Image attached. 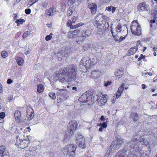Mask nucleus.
Masks as SVG:
<instances>
[{"label":"nucleus","instance_id":"ea45409f","mask_svg":"<svg viewBox=\"0 0 157 157\" xmlns=\"http://www.w3.org/2000/svg\"><path fill=\"white\" fill-rule=\"evenodd\" d=\"M119 73L117 72V73H116V74H115V75L116 77V79H117L120 78L122 76V75L119 74V75H118V74H119Z\"/></svg>","mask_w":157,"mask_h":157},{"label":"nucleus","instance_id":"09e8293b","mask_svg":"<svg viewBox=\"0 0 157 157\" xmlns=\"http://www.w3.org/2000/svg\"><path fill=\"white\" fill-rule=\"evenodd\" d=\"M112 8V6H108L106 8L105 10L109 11H111Z\"/></svg>","mask_w":157,"mask_h":157},{"label":"nucleus","instance_id":"79ce46f5","mask_svg":"<svg viewBox=\"0 0 157 157\" xmlns=\"http://www.w3.org/2000/svg\"><path fill=\"white\" fill-rule=\"evenodd\" d=\"M66 91V90H65L60 89L59 90V93L60 94H65Z\"/></svg>","mask_w":157,"mask_h":157},{"label":"nucleus","instance_id":"e433bc0d","mask_svg":"<svg viewBox=\"0 0 157 157\" xmlns=\"http://www.w3.org/2000/svg\"><path fill=\"white\" fill-rule=\"evenodd\" d=\"M52 35V33H51L49 35L45 37V39L47 41L50 40L52 38L51 35Z\"/></svg>","mask_w":157,"mask_h":157},{"label":"nucleus","instance_id":"20e7f679","mask_svg":"<svg viewBox=\"0 0 157 157\" xmlns=\"http://www.w3.org/2000/svg\"><path fill=\"white\" fill-rule=\"evenodd\" d=\"M77 146L75 144H69L63 148V152H67L66 157H73L75 155V151Z\"/></svg>","mask_w":157,"mask_h":157},{"label":"nucleus","instance_id":"a878e982","mask_svg":"<svg viewBox=\"0 0 157 157\" xmlns=\"http://www.w3.org/2000/svg\"><path fill=\"white\" fill-rule=\"evenodd\" d=\"M98 62V59L97 58L94 56L91 59L90 62V66L94 65L97 63Z\"/></svg>","mask_w":157,"mask_h":157},{"label":"nucleus","instance_id":"0e129e2a","mask_svg":"<svg viewBox=\"0 0 157 157\" xmlns=\"http://www.w3.org/2000/svg\"><path fill=\"white\" fill-rule=\"evenodd\" d=\"M147 74L149 75L150 76H151L153 75L152 74L151 72H147L145 73V75H146Z\"/></svg>","mask_w":157,"mask_h":157},{"label":"nucleus","instance_id":"7c9ffc66","mask_svg":"<svg viewBox=\"0 0 157 157\" xmlns=\"http://www.w3.org/2000/svg\"><path fill=\"white\" fill-rule=\"evenodd\" d=\"M124 83H122V84H121V86L118 88L117 91L122 93L124 90Z\"/></svg>","mask_w":157,"mask_h":157},{"label":"nucleus","instance_id":"4468645a","mask_svg":"<svg viewBox=\"0 0 157 157\" xmlns=\"http://www.w3.org/2000/svg\"><path fill=\"white\" fill-rule=\"evenodd\" d=\"M88 7L91 13L94 14L97 11V7L96 4L94 3H90L88 4Z\"/></svg>","mask_w":157,"mask_h":157},{"label":"nucleus","instance_id":"aec40b11","mask_svg":"<svg viewBox=\"0 0 157 157\" xmlns=\"http://www.w3.org/2000/svg\"><path fill=\"white\" fill-rule=\"evenodd\" d=\"M124 140L123 139L119 138L116 139L115 141L112 142V143L114 144H115L117 147H118V148H119L120 147L121 144H122L124 143Z\"/></svg>","mask_w":157,"mask_h":157},{"label":"nucleus","instance_id":"2f4dec72","mask_svg":"<svg viewBox=\"0 0 157 157\" xmlns=\"http://www.w3.org/2000/svg\"><path fill=\"white\" fill-rule=\"evenodd\" d=\"M31 33L30 31H27L25 32L24 33L23 35V38H26L29 35H30Z\"/></svg>","mask_w":157,"mask_h":157},{"label":"nucleus","instance_id":"f257e3e1","mask_svg":"<svg viewBox=\"0 0 157 157\" xmlns=\"http://www.w3.org/2000/svg\"><path fill=\"white\" fill-rule=\"evenodd\" d=\"M149 142L145 139L140 138L138 139L137 136H134V137L128 144L130 147L131 154L126 155V157H139L142 155V150L138 145L141 144L143 147L147 146Z\"/></svg>","mask_w":157,"mask_h":157},{"label":"nucleus","instance_id":"864d4df0","mask_svg":"<svg viewBox=\"0 0 157 157\" xmlns=\"http://www.w3.org/2000/svg\"><path fill=\"white\" fill-rule=\"evenodd\" d=\"M99 17H102V15L101 14H98L97 15L96 17V19L98 20Z\"/></svg>","mask_w":157,"mask_h":157},{"label":"nucleus","instance_id":"37998d69","mask_svg":"<svg viewBox=\"0 0 157 157\" xmlns=\"http://www.w3.org/2000/svg\"><path fill=\"white\" fill-rule=\"evenodd\" d=\"M25 13L27 14H29L31 13V10L29 9H25Z\"/></svg>","mask_w":157,"mask_h":157},{"label":"nucleus","instance_id":"c85d7f7f","mask_svg":"<svg viewBox=\"0 0 157 157\" xmlns=\"http://www.w3.org/2000/svg\"><path fill=\"white\" fill-rule=\"evenodd\" d=\"M97 125L100 127H102L105 128L107 126V123L105 122L103 123H98Z\"/></svg>","mask_w":157,"mask_h":157},{"label":"nucleus","instance_id":"5fc2aeb1","mask_svg":"<svg viewBox=\"0 0 157 157\" xmlns=\"http://www.w3.org/2000/svg\"><path fill=\"white\" fill-rule=\"evenodd\" d=\"M78 27L77 26V25H71V29H76Z\"/></svg>","mask_w":157,"mask_h":157},{"label":"nucleus","instance_id":"1a4fd4ad","mask_svg":"<svg viewBox=\"0 0 157 157\" xmlns=\"http://www.w3.org/2000/svg\"><path fill=\"white\" fill-rule=\"evenodd\" d=\"M77 143L80 147L82 149L85 148L86 147L85 138L82 135H78L76 137Z\"/></svg>","mask_w":157,"mask_h":157},{"label":"nucleus","instance_id":"423d86ee","mask_svg":"<svg viewBox=\"0 0 157 157\" xmlns=\"http://www.w3.org/2000/svg\"><path fill=\"white\" fill-rule=\"evenodd\" d=\"M78 101L82 103H87L88 105H91L94 102V98L86 91L78 99Z\"/></svg>","mask_w":157,"mask_h":157},{"label":"nucleus","instance_id":"bb28decb","mask_svg":"<svg viewBox=\"0 0 157 157\" xmlns=\"http://www.w3.org/2000/svg\"><path fill=\"white\" fill-rule=\"evenodd\" d=\"M17 62L19 65H21L24 62V60L23 58L21 57H18L16 59Z\"/></svg>","mask_w":157,"mask_h":157},{"label":"nucleus","instance_id":"8fccbe9b","mask_svg":"<svg viewBox=\"0 0 157 157\" xmlns=\"http://www.w3.org/2000/svg\"><path fill=\"white\" fill-rule=\"evenodd\" d=\"M84 24L83 23H80L77 24V26L78 27H80L81 26L84 25Z\"/></svg>","mask_w":157,"mask_h":157},{"label":"nucleus","instance_id":"338daca9","mask_svg":"<svg viewBox=\"0 0 157 157\" xmlns=\"http://www.w3.org/2000/svg\"><path fill=\"white\" fill-rule=\"evenodd\" d=\"M155 20H151L150 21V22L151 24L154 23L155 22Z\"/></svg>","mask_w":157,"mask_h":157},{"label":"nucleus","instance_id":"6ab92c4d","mask_svg":"<svg viewBox=\"0 0 157 157\" xmlns=\"http://www.w3.org/2000/svg\"><path fill=\"white\" fill-rule=\"evenodd\" d=\"M21 112L20 111H16L14 113V116L16 119V121L17 122H20L21 121Z\"/></svg>","mask_w":157,"mask_h":157},{"label":"nucleus","instance_id":"49530a36","mask_svg":"<svg viewBox=\"0 0 157 157\" xmlns=\"http://www.w3.org/2000/svg\"><path fill=\"white\" fill-rule=\"evenodd\" d=\"M151 13L154 14L157 13V8H155L153 10L151 11Z\"/></svg>","mask_w":157,"mask_h":157},{"label":"nucleus","instance_id":"603ef678","mask_svg":"<svg viewBox=\"0 0 157 157\" xmlns=\"http://www.w3.org/2000/svg\"><path fill=\"white\" fill-rule=\"evenodd\" d=\"M7 83L9 84L13 82V81L10 79H8L7 82Z\"/></svg>","mask_w":157,"mask_h":157},{"label":"nucleus","instance_id":"a18cd8bd","mask_svg":"<svg viewBox=\"0 0 157 157\" xmlns=\"http://www.w3.org/2000/svg\"><path fill=\"white\" fill-rule=\"evenodd\" d=\"M27 138L26 139V140H27L28 141H29V142L30 141L32 140V137L29 136H27Z\"/></svg>","mask_w":157,"mask_h":157},{"label":"nucleus","instance_id":"680f3d73","mask_svg":"<svg viewBox=\"0 0 157 157\" xmlns=\"http://www.w3.org/2000/svg\"><path fill=\"white\" fill-rule=\"evenodd\" d=\"M116 10V8L115 7H112V9H111V11H112V13L114 12Z\"/></svg>","mask_w":157,"mask_h":157},{"label":"nucleus","instance_id":"f704fd0d","mask_svg":"<svg viewBox=\"0 0 157 157\" xmlns=\"http://www.w3.org/2000/svg\"><path fill=\"white\" fill-rule=\"evenodd\" d=\"M5 114L4 112L0 113V123H1L2 121L1 119H3L5 117Z\"/></svg>","mask_w":157,"mask_h":157},{"label":"nucleus","instance_id":"f8f14e48","mask_svg":"<svg viewBox=\"0 0 157 157\" xmlns=\"http://www.w3.org/2000/svg\"><path fill=\"white\" fill-rule=\"evenodd\" d=\"M27 119L30 120L33 118L34 113L32 108L31 107H28L27 109Z\"/></svg>","mask_w":157,"mask_h":157},{"label":"nucleus","instance_id":"de8ad7c7","mask_svg":"<svg viewBox=\"0 0 157 157\" xmlns=\"http://www.w3.org/2000/svg\"><path fill=\"white\" fill-rule=\"evenodd\" d=\"M111 154L110 153H109V152H107L105 155L104 157H111Z\"/></svg>","mask_w":157,"mask_h":157},{"label":"nucleus","instance_id":"052dcab7","mask_svg":"<svg viewBox=\"0 0 157 157\" xmlns=\"http://www.w3.org/2000/svg\"><path fill=\"white\" fill-rule=\"evenodd\" d=\"M100 120L102 121H105V118L104 117V116L103 115H102L100 118Z\"/></svg>","mask_w":157,"mask_h":157},{"label":"nucleus","instance_id":"2eb2a0df","mask_svg":"<svg viewBox=\"0 0 157 157\" xmlns=\"http://www.w3.org/2000/svg\"><path fill=\"white\" fill-rule=\"evenodd\" d=\"M118 149V147H117L115 144L112 142V144L108 148L107 152H109V153L112 154L115 152Z\"/></svg>","mask_w":157,"mask_h":157},{"label":"nucleus","instance_id":"c9c22d12","mask_svg":"<svg viewBox=\"0 0 157 157\" xmlns=\"http://www.w3.org/2000/svg\"><path fill=\"white\" fill-rule=\"evenodd\" d=\"M75 36L72 32H70L68 35V38H73Z\"/></svg>","mask_w":157,"mask_h":157},{"label":"nucleus","instance_id":"b1692460","mask_svg":"<svg viewBox=\"0 0 157 157\" xmlns=\"http://www.w3.org/2000/svg\"><path fill=\"white\" fill-rule=\"evenodd\" d=\"M75 10V8L74 7H71L69 8L67 12V15L68 16H70Z\"/></svg>","mask_w":157,"mask_h":157},{"label":"nucleus","instance_id":"774afa93","mask_svg":"<svg viewBox=\"0 0 157 157\" xmlns=\"http://www.w3.org/2000/svg\"><path fill=\"white\" fill-rule=\"evenodd\" d=\"M140 40H138L136 42V46L137 47V46H138L139 45V44H140Z\"/></svg>","mask_w":157,"mask_h":157},{"label":"nucleus","instance_id":"4d7b16f0","mask_svg":"<svg viewBox=\"0 0 157 157\" xmlns=\"http://www.w3.org/2000/svg\"><path fill=\"white\" fill-rule=\"evenodd\" d=\"M69 1L70 2L71 4H73L75 2H77L76 0H69Z\"/></svg>","mask_w":157,"mask_h":157},{"label":"nucleus","instance_id":"5701e85b","mask_svg":"<svg viewBox=\"0 0 157 157\" xmlns=\"http://www.w3.org/2000/svg\"><path fill=\"white\" fill-rule=\"evenodd\" d=\"M56 10L53 8H51L46 13L47 14L48 16H53L55 13Z\"/></svg>","mask_w":157,"mask_h":157},{"label":"nucleus","instance_id":"393cba45","mask_svg":"<svg viewBox=\"0 0 157 157\" xmlns=\"http://www.w3.org/2000/svg\"><path fill=\"white\" fill-rule=\"evenodd\" d=\"M131 117L134 121H136L138 119V115L136 113H133L131 116Z\"/></svg>","mask_w":157,"mask_h":157},{"label":"nucleus","instance_id":"6e6d98bb","mask_svg":"<svg viewBox=\"0 0 157 157\" xmlns=\"http://www.w3.org/2000/svg\"><path fill=\"white\" fill-rule=\"evenodd\" d=\"M3 90L2 84L0 83V92L2 93L3 92Z\"/></svg>","mask_w":157,"mask_h":157},{"label":"nucleus","instance_id":"9d476101","mask_svg":"<svg viewBox=\"0 0 157 157\" xmlns=\"http://www.w3.org/2000/svg\"><path fill=\"white\" fill-rule=\"evenodd\" d=\"M90 59L87 56H85L82 58L80 61L81 65L82 64L86 68L90 67V64L89 62Z\"/></svg>","mask_w":157,"mask_h":157},{"label":"nucleus","instance_id":"c756f323","mask_svg":"<svg viewBox=\"0 0 157 157\" xmlns=\"http://www.w3.org/2000/svg\"><path fill=\"white\" fill-rule=\"evenodd\" d=\"M1 54L2 57L4 58H6L8 56V52L5 51H2L1 53Z\"/></svg>","mask_w":157,"mask_h":157},{"label":"nucleus","instance_id":"bf43d9fd","mask_svg":"<svg viewBox=\"0 0 157 157\" xmlns=\"http://www.w3.org/2000/svg\"><path fill=\"white\" fill-rule=\"evenodd\" d=\"M15 22L17 24V26H19L20 25V23H19V22H20V20L19 19H17L16 21Z\"/></svg>","mask_w":157,"mask_h":157},{"label":"nucleus","instance_id":"dca6fc26","mask_svg":"<svg viewBox=\"0 0 157 157\" xmlns=\"http://www.w3.org/2000/svg\"><path fill=\"white\" fill-rule=\"evenodd\" d=\"M121 25H118L115 29V32H113L112 29L111 30V32L114 37L116 38V36H117V33L121 32Z\"/></svg>","mask_w":157,"mask_h":157},{"label":"nucleus","instance_id":"cd10ccee","mask_svg":"<svg viewBox=\"0 0 157 157\" xmlns=\"http://www.w3.org/2000/svg\"><path fill=\"white\" fill-rule=\"evenodd\" d=\"M44 90L43 85L42 84H40L38 86L37 92L39 93H41Z\"/></svg>","mask_w":157,"mask_h":157},{"label":"nucleus","instance_id":"39448f33","mask_svg":"<svg viewBox=\"0 0 157 157\" xmlns=\"http://www.w3.org/2000/svg\"><path fill=\"white\" fill-rule=\"evenodd\" d=\"M77 123L75 121H70L68 125L67 129L68 131L66 132L64 137V139L69 138L73 134L74 131L76 129Z\"/></svg>","mask_w":157,"mask_h":157},{"label":"nucleus","instance_id":"ddd939ff","mask_svg":"<svg viewBox=\"0 0 157 157\" xmlns=\"http://www.w3.org/2000/svg\"><path fill=\"white\" fill-rule=\"evenodd\" d=\"M29 144V141L26 140V139H25L23 140L20 141L18 144V145L19 147L24 149L27 147Z\"/></svg>","mask_w":157,"mask_h":157},{"label":"nucleus","instance_id":"6e6552de","mask_svg":"<svg viewBox=\"0 0 157 157\" xmlns=\"http://www.w3.org/2000/svg\"><path fill=\"white\" fill-rule=\"evenodd\" d=\"M97 99L98 105L100 106H102L105 105L107 101V95L103 94L102 93L99 94Z\"/></svg>","mask_w":157,"mask_h":157},{"label":"nucleus","instance_id":"473e14b6","mask_svg":"<svg viewBox=\"0 0 157 157\" xmlns=\"http://www.w3.org/2000/svg\"><path fill=\"white\" fill-rule=\"evenodd\" d=\"M48 2L47 1H44L41 3V6L44 8H46L48 6Z\"/></svg>","mask_w":157,"mask_h":157},{"label":"nucleus","instance_id":"412c9836","mask_svg":"<svg viewBox=\"0 0 157 157\" xmlns=\"http://www.w3.org/2000/svg\"><path fill=\"white\" fill-rule=\"evenodd\" d=\"M137 50V46L132 47L129 49L127 53L128 56H130L136 53Z\"/></svg>","mask_w":157,"mask_h":157},{"label":"nucleus","instance_id":"a211bd4d","mask_svg":"<svg viewBox=\"0 0 157 157\" xmlns=\"http://www.w3.org/2000/svg\"><path fill=\"white\" fill-rule=\"evenodd\" d=\"M147 6L144 3H141L139 4L137 10L139 12H142L144 11H147Z\"/></svg>","mask_w":157,"mask_h":157},{"label":"nucleus","instance_id":"4be33fe9","mask_svg":"<svg viewBox=\"0 0 157 157\" xmlns=\"http://www.w3.org/2000/svg\"><path fill=\"white\" fill-rule=\"evenodd\" d=\"M101 72L98 70H95L91 73V76L94 78H97L100 76Z\"/></svg>","mask_w":157,"mask_h":157},{"label":"nucleus","instance_id":"f3484780","mask_svg":"<svg viewBox=\"0 0 157 157\" xmlns=\"http://www.w3.org/2000/svg\"><path fill=\"white\" fill-rule=\"evenodd\" d=\"M92 31H93L92 29H87L85 31H83L82 32V36H79V39L81 40L82 38H83V36L85 38L89 36L91 34Z\"/></svg>","mask_w":157,"mask_h":157},{"label":"nucleus","instance_id":"9b49d317","mask_svg":"<svg viewBox=\"0 0 157 157\" xmlns=\"http://www.w3.org/2000/svg\"><path fill=\"white\" fill-rule=\"evenodd\" d=\"M0 155L2 157H10L9 153L4 146L0 147Z\"/></svg>","mask_w":157,"mask_h":157},{"label":"nucleus","instance_id":"0eeeda50","mask_svg":"<svg viewBox=\"0 0 157 157\" xmlns=\"http://www.w3.org/2000/svg\"><path fill=\"white\" fill-rule=\"evenodd\" d=\"M131 29L132 33L135 35L139 36L141 34V27L137 21L135 20L132 22Z\"/></svg>","mask_w":157,"mask_h":157},{"label":"nucleus","instance_id":"58836bf2","mask_svg":"<svg viewBox=\"0 0 157 157\" xmlns=\"http://www.w3.org/2000/svg\"><path fill=\"white\" fill-rule=\"evenodd\" d=\"M111 83V82L110 81L106 82H105L104 86L105 87L109 86Z\"/></svg>","mask_w":157,"mask_h":157},{"label":"nucleus","instance_id":"c03bdc74","mask_svg":"<svg viewBox=\"0 0 157 157\" xmlns=\"http://www.w3.org/2000/svg\"><path fill=\"white\" fill-rule=\"evenodd\" d=\"M74 35L75 36L76 34L80 32L79 30H75L73 32H72Z\"/></svg>","mask_w":157,"mask_h":157},{"label":"nucleus","instance_id":"3c124183","mask_svg":"<svg viewBox=\"0 0 157 157\" xmlns=\"http://www.w3.org/2000/svg\"><path fill=\"white\" fill-rule=\"evenodd\" d=\"M77 20V17H73L72 20V22L73 23H74L75 22L76 20Z\"/></svg>","mask_w":157,"mask_h":157},{"label":"nucleus","instance_id":"13d9d810","mask_svg":"<svg viewBox=\"0 0 157 157\" xmlns=\"http://www.w3.org/2000/svg\"><path fill=\"white\" fill-rule=\"evenodd\" d=\"M19 20H20V22H19V23H20V24L21 25L23 24V22H25V20L24 19H20Z\"/></svg>","mask_w":157,"mask_h":157},{"label":"nucleus","instance_id":"7ed1b4c3","mask_svg":"<svg viewBox=\"0 0 157 157\" xmlns=\"http://www.w3.org/2000/svg\"><path fill=\"white\" fill-rule=\"evenodd\" d=\"M94 26L96 27L98 29L97 31L96 35L97 38L99 39H101L103 37L105 36V29L108 28L109 27V25L108 23L107 22L105 24V28L104 26H102V25L99 23L98 21H96L94 22Z\"/></svg>","mask_w":157,"mask_h":157},{"label":"nucleus","instance_id":"a19ab883","mask_svg":"<svg viewBox=\"0 0 157 157\" xmlns=\"http://www.w3.org/2000/svg\"><path fill=\"white\" fill-rule=\"evenodd\" d=\"M72 23V21H71L70 20H68L67 23V25L68 27L70 26L71 28V26L72 25H71Z\"/></svg>","mask_w":157,"mask_h":157},{"label":"nucleus","instance_id":"4c0bfd02","mask_svg":"<svg viewBox=\"0 0 157 157\" xmlns=\"http://www.w3.org/2000/svg\"><path fill=\"white\" fill-rule=\"evenodd\" d=\"M122 93L117 91L116 93L115 98L118 99L121 96Z\"/></svg>","mask_w":157,"mask_h":157},{"label":"nucleus","instance_id":"72a5a7b5","mask_svg":"<svg viewBox=\"0 0 157 157\" xmlns=\"http://www.w3.org/2000/svg\"><path fill=\"white\" fill-rule=\"evenodd\" d=\"M49 97L53 99H55L56 98L55 94L52 92H50L49 94Z\"/></svg>","mask_w":157,"mask_h":157},{"label":"nucleus","instance_id":"e2e57ef3","mask_svg":"<svg viewBox=\"0 0 157 157\" xmlns=\"http://www.w3.org/2000/svg\"><path fill=\"white\" fill-rule=\"evenodd\" d=\"M142 88L143 89H145L146 88V86L144 84H142L141 85Z\"/></svg>","mask_w":157,"mask_h":157},{"label":"nucleus","instance_id":"69168bd1","mask_svg":"<svg viewBox=\"0 0 157 157\" xmlns=\"http://www.w3.org/2000/svg\"><path fill=\"white\" fill-rule=\"evenodd\" d=\"M104 128H103V127H100L99 129V131H102L103 129Z\"/></svg>","mask_w":157,"mask_h":157},{"label":"nucleus","instance_id":"f03ea898","mask_svg":"<svg viewBox=\"0 0 157 157\" xmlns=\"http://www.w3.org/2000/svg\"><path fill=\"white\" fill-rule=\"evenodd\" d=\"M77 70L76 66L73 65H70L61 70L57 74V76L59 81L62 83L64 82H71L76 79Z\"/></svg>","mask_w":157,"mask_h":157}]
</instances>
